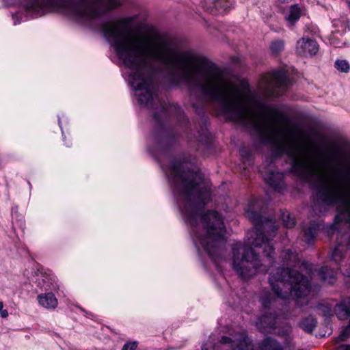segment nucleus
Listing matches in <instances>:
<instances>
[{"instance_id":"f8f14e48","label":"nucleus","mask_w":350,"mask_h":350,"mask_svg":"<svg viewBox=\"0 0 350 350\" xmlns=\"http://www.w3.org/2000/svg\"><path fill=\"white\" fill-rule=\"evenodd\" d=\"M281 258L283 264L287 266L296 267L299 264L298 254L295 252H293L291 250L282 251Z\"/></svg>"},{"instance_id":"473e14b6","label":"nucleus","mask_w":350,"mask_h":350,"mask_svg":"<svg viewBox=\"0 0 350 350\" xmlns=\"http://www.w3.org/2000/svg\"><path fill=\"white\" fill-rule=\"evenodd\" d=\"M347 3L349 8H350V0H347Z\"/></svg>"},{"instance_id":"f257e3e1","label":"nucleus","mask_w":350,"mask_h":350,"mask_svg":"<svg viewBox=\"0 0 350 350\" xmlns=\"http://www.w3.org/2000/svg\"><path fill=\"white\" fill-rule=\"evenodd\" d=\"M135 16L107 21L100 26L103 36L114 48L117 56L129 70V83L139 104L154 108L157 131L153 139L157 148L163 152L158 160L168 180H203L202 174L185 158H169L168 147L175 136L166 123L176 120L185 126L188 120L176 104L161 100L155 93V69L151 61L161 64L171 86L185 84L189 102L200 114L207 102L217 104L219 112L229 120L254 131L262 142L275 148L273 154H286L291 159V170L306 180V150L298 133L284 131L278 126L284 114L258 100L247 83H232L214 63L184 49L174 37L152 32L134 31Z\"/></svg>"},{"instance_id":"c756f323","label":"nucleus","mask_w":350,"mask_h":350,"mask_svg":"<svg viewBox=\"0 0 350 350\" xmlns=\"http://www.w3.org/2000/svg\"><path fill=\"white\" fill-rule=\"evenodd\" d=\"M330 157H329V159H333L337 155V152L335 150H331L330 151Z\"/></svg>"},{"instance_id":"1a4fd4ad","label":"nucleus","mask_w":350,"mask_h":350,"mask_svg":"<svg viewBox=\"0 0 350 350\" xmlns=\"http://www.w3.org/2000/svg\"><path fill=\"white\" fill-rule=\"evenodd\" d=\"M334 312L340 320H347L350 318V298L346 297L337 304Z\"/></svg>"},{"instance_id":"39448f33","label":"nucleus","mask_w":350,"mask_h":350,"mask_svg":"<svg viewBox=\"0 0 350 350\" xmlns=\"http://www.w3.org/2000/svg\"><path fill=\"white\" fill-rule=\"evenodd\" d=\"M291 81L284 70H276L264 75L259 83L261 90L268 96H280L284 93Z\"/></svg>"},{"instance_id":"5701e85b","label":"nucleus","mask_w":350,"mask_h":350,"mask_svg":"<svg viewBox=\"0 0 350 350\" xmlns=\"http://www.w3.org/2000/svg\"><path fill=\"white\" fill-rule=\"evenodd\" d=\"M241 155L245 161H248L250 164L252 163L251 153L247 149L245 148H242L241 150Z\"/></svg>"},{"instance_id":"6ab92c4d","label":"nucleus","mask_w":350,"mask_h":350,"mask_svg":"<svg viewBox=\"0 0 350 350\" xmlns=\"http://www.w3.org/2000/svg\"><path fill=\"white\" fill-rule=\"evenodd\" d=\"M260 302L265 309H268L272 302V297L268 291L263 292L260 297Z\"/></svg>"},{"instance_id":"cd10ccee","label":"nucleus","mask_w":350,"mask_h":350,"mask_svg":"<svg viewBox=\"0 0 350 350\" xmlns=\"http://www.w3.org/2000/svg\"><path fill=\"white\" fill-rule=\"evenodd\" d=\"M336 350H350V345H340L336 348Z\"/></svg>"},{"instance_id":"b1692460","label":"nucleus","mask_w":350,"mask_h":350,"mask_svg":"<svg viewBox=\"0 0 350 350\" xmlns=\"http://www.w3.org/2000/svg\"><path fill=\"white\" fill-rule=\"evenodd\" d=\"M137 347V342H129L124 345L121 350H135Z\"/></svg>"},{"instance_id":"412c9836","label":"nucleus","mask_w":350,"mask_h":350,"mask_svg":"<svg viewBox=\"0 0 350 350\" xmlns=\"http://www.w3.org/2000/svg\"><path fill=\"white\" fill-rule=\"evenodd\" d=\"M310 308H316L318 310H321L322 312L323 315L325 317H328L332 315V309L329 306H327L326 304L320 303V304H318L316 306H313L311 305V306H310Z\"/></svg>"},{"instance_id":"4468645a","label":"nucleus","mask_w":350,"mask_h":350,"mask_svg":"<svg viewBox=\"0 0 350 350\" xmlns=\"http://www.w3.org/2000/svg\"><path fill=\"white\" fill-rule=\"evenodd\" d=\"M260 350H284L282 345L273 338H265L259 345Z\"/></svg>"},{"instance_id":"2f4dec72","label":"nucleus","mask_w":350,"mask_h":350,"mask_svg":"<svg viewBox=\"0 0 350 350\" xmlns=\"http://www.w3.org/2000/svg\"><path fill=\"white\" fill-rule=\"evenodd\" d=\"M331 230H336V224H332L330 226Z\"/></svg>"},{"instance_id":"ddd939ff","label":"nucleus","mask_w":350,"mask_h":350,"mask_svg":"<svg viewBox=\"0 0 350 350\" xmlns=\"http://www.w3.org/2000/svg\"><path fill=\"white\" fill-rule=\"evenodd\" d=\"M301 9L297 5L291 6L288 14L285 16V19L289 27H293L300 18Z\"/></svg>"},{"instance_id":"6e6552de","label":"nucleus","mask_w":350,"mask_h":350,"mask_svg":"<svg viewBox=\"0 0 350 350\" xmlns=\"http://www.w3.org/2000/svg\"><path fill=\"white\" fill-rule=\"evenodd\" d=\"M278 317L275 314H265L257 323L258 329L262 332H272L277 326Z\"/></svg>"},{"instance_id":"72a5a7b5","label":"nucleus","mask_w":350,"mask_h":350,"mask_svg":"<svg viewBox=\"0 0 350 350\" xmlns=\"http://www.w3.org/2000/svg\"><path fill=\"white\" fill-rule=\"evenodd\" d=\"M260 170L261 172H264V171H263V170L262 168Z\"/></svg>"},{"instance_id":"2eb2a0df","label":"nucleus","mask_w":350,"mask_h":350,"mask_svg":"<svg viewBox=\"0 0 350 350\" xmlns=\"http://www.w3.org/2000/svg\"><path fill=\"white\" fill-rule=\"evenodd\" d=\"M321 280L329 284H333L336 281V271L327 266L322 267L319 271Z\"/></svg>"},{"instance_id":"dca6fc26","label":"nucleus","mask_w":350,"mask_h":350,"mask_svg":"<svg viewBox=\"0 0 350 350\" xmlns=\"http://www.w3.org/2000/svg\"><path fill=\"white\" fill-rule=\"evenodd\" d=\"M317 320L312 316H308L300 322V327L306 332L311 334L317 327Z\"/></svg>"},{"instance_id":"4be33fe9","label":"nucleus","mask_w":350,"mask_h":350,"mask_svg":"<svg viewBox=\"0 0 350 350\" xmlns=\"http://www.w3.org/2000/svg\"><path fill=\"white\" fill-rule=\"evenodd\" d=\"M344 257L342 251L339 246L334 248L331 254V258L336 262H339Z\"/></svg>"},{"instance_id":"f03ea898","label":"nucleus","mask_w":350,"mask_h":350,"mask_svg":"<svg viewBox=\"0 0 350 350\" xmlns=\"http://www.w3.org/2000/svg\"><path fill=\"white\" fill-rule=\"evenodd\" d=\"M256 200L250 202L246 210L247 217L254 227L250 232L247 243H236L232 246V265L234 271L243 279L254 275L262 264L260 256L252 247H262L264 255L272 262L274 250L271 241L275 236L277 226L273 218L266 217L255 211Z\"/></svg>"},{"instance_id":"f3484780","label":"nucleus","mask_w":350,"mask_h":350,"mask_svg":"<svg viewBox=\"0 0 350 350\" xmlns=\"http://www.w3.org/2000/svg\"><path fill=\"white\" fill-rule=\"evenodd\" d=\"M281 220L286 228H292L295 224V219L291 217L288 211H284L281 213Z\"/></svg>"},{"instance_id":"a878e982","label":"nucleus","mask_w":350,"mask_h":350,"mask_svg":"<svg viewBox=\"0 0 350 350\" xmlns=\"http://www.w3.org/2000/svg\"><path fill=\"white\" fill-rule=\"evenodd\" d=\"M0 314L1 317L6 318L8 316V312L7 310H3V304L0 302Z\"/></svg>"},{"instance_id":"7ed1b4c3","label":"nucleus","mask_w":350,"mask_h":350,"mask_svg":"<svg viewBox=\"0 0 350 350\" xmlns=\"http://www.w3.org/2000/svg\"><path fill=\"white\" fill-rule=\"evenodd\" d=\"M126 0H2L6 6H18L26 14L40 17L64 10L77 23L92 28L100 18L122 6Z\"/></svg>"},{"instance_id":"0eeeda50","label":"nucleus","mask_w":350,"mask_h":350,"mask_svg":"<svg viewBox=\"0 0 350 350\" xmlns=\"http://www.w3.org/2000/svg\"><path fill=\"white\" fill-rule=\"evenodd\" d=\"M272 161H270L269 168L265 171L264 179L265 183L275 191H282L286 189L284 182V174L272 169Z\"/></svg>"},{"instance_id":"bb28decb","label":"nucleus","mask_w":350,"mask_h":350,"mask_svg":"<svg viewBox=\"0 0 350 350\" xmlns=\"http://www.w3.org/2000/svg\"><path fill=\"white\" fill-rule=\"evenodd\" d=\"M341 271L345 276L350 278V265L343 267Z\"/></svg>"},{"instance_id":"9b49d317","label":"nucleus","mask_w":350,"mask_h":350,"mask_svg":"<svg viewBox=\"0 0 350 350\" xmlns=\"http://www.w3.org/2000/svg\"><path fill=\"white\" fill-rule=\"evenodd\" d=\"M320 226V223L312 221L306 228L304 230L305 241L308 245H312L314 243Z\"/></svg>"},{"instance_id":"a211bd4d","label":"nucleus","mask_w":350,"mask_h":350,"mask_svg":"<svg viewBox=\"0 0 350 350\" xmlns=\"http://www.w3.org/2000/svg\"><path fill=\"white\" fill-rule=\"evenodd\" d=\"M335 68L341 72L348 73L350 70V65L345 59H337L334 63Z\"/></svg>"},{"instance_id":"423d86ee","label":"nucleus","mask_w":350,"mask_h":350,"mask_svg":"<svg viewBox=\"0 0 350 350\" xmlns=\"http://www.w3.org/2000/svg\"><path fill=\"white\" fill-rule=\"evenodd\" d=\"M319 51L317 42L310 37H303L297 41L296 53L303 57H313Z\"/></svg>"},{"instance_id":"7c9ffc66","label":"nucleus","mask_w":350,"mask_h":350,"mask_svg":"<svg viewBox=\"0 0 350 350\" xmlns=\"http://www.w3.org/2000/svg\"><path fill=\"white\" fill-rule=\"evenodd\" d=\"M341 217H342V215H337L336 216L335 219H336V221H337V222H338L340 219H342Z\"/></svg>"},{"instance_id":"20e7f679","label":"nucleus","mask_w":350,"mask_h":350,"mask_svg":"<svg viewBox=\"0 0 350 350\" xmlns=\"http://www.w3.org/2000/svg\"><path fill=\"white\" fill-rule=\"evenodd\" d=\"M269 282L275 295L282 299L296 297V306L304 308L310 301L306 297L310 291L308 278L297 271L288 267H280L275 273L269 274Z\"/></svg>"},{"instance_id":"9d476101","label":"nucleus","mask_w":350,"mask_h":350,"mask_svg":"<svg viewBox=\"0 0 350 350\" xmlns=\"http://www.w3.org/2000/svg\"><path fill=\"white\" fill-rule=\"evenodd\" d=\"M37 299L40 306L47 309H55L57 306V299L52 293L40 294Z\"/></svg>"},{"instance_id":"aec40b11","label":"nucleus","mask_w":350,"mask_h":350,"mask_svg":"<svg viewBox=\"0 0 350 350\" xmlns=\"http://www.w3.org/2000/svg\"><path fill=\"white\" fill-rule=\"evenodd\" d=\"M284 47V42L282 40H276L271 42L270 48L271 51L278 55L279 54Z\"/></svg>"},{"instance_id":"393cba45","label":"nucleus","mask_w":350,"mask_h":350,"mask_svg":"<svg viewBox=\"0 0 350 350\" xmlns=\"http://www.w3.org/2000/svg\"><path fill=\"white\" fill-rule=\"evenodd\" d=\"M12 19L14 21V25L20 23L21 21V16L20 13L16 12V13L12 14Z\"/></svg>"},{"instance_id":"c85d7f7f","label":"nucleus","mask_w":350,"mask_h":350,"mask_svg":"<svg viewBox=\"0 0 350 350\" xmlns=\"http://www.w3.org/2000/svg\"><path fill=\"white\" fill-rule=\"evenodd\" d=\"M349 206L346 211L347 219L346 222L350 224V202H348Z\"/></svg>"}]
</instances>
